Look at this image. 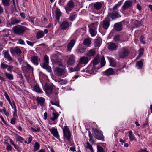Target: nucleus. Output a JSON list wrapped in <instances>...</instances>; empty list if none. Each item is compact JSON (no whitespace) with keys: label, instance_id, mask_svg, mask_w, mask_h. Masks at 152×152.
<instances>
[{"label":"nucleus","instance_id":"obj_36","mask_svg":"<svg viewBox=\"0 0 152 152\" xmlns=\"http://www.w3.org/2000/svg\"><path fill=\"white\" fill-rule=\"evenodd\" d=\"M129 137L130 141L134 140L135 137L131 131H130L129 132Z\"/></svg>","mask_w":152,"mask_h":152},{"label":"nucleus","instance_id":"obj_50","mask_svg":"<svg viewBox=\"0 0 152 152\" xmlns=\"http://www.w3.org/2000/svg\"><path fill=\"white\" fill-rule=\"evenodd\" d=\"M114 40L116 42H118L120 41V36L117 35L115 36L114 38Z\"/></svg>","mask_w":152,"mask_h":152},{"label":"nucleus","instance_id":"obj_53","mask_svg":"<svg viewBox=\"0 0 152 152\" xmlns=\"http://www.w3.org/2000/svg\"><path fill=\"white\" fill-rule=\"evenodd\" d=\"M113 12L115 14H119L117 7L114 6L113 8Z\"/></svg>","mask_w":152,"mask_h":152},{"label":"nucleus","instance_id":"obj_54","mask_svg":"<svg viewBox=\"0 0 152 152\" xmlns=\"http://www.w3.org/2000/svg\"><path fill=\"white\" fill-rule=\"evenodd\" d=\"M139 51V54L138 56L140 57L143 54L144 50L140 48V49Z\"/></svg>","mask_w":152,"mask_h":152},{"label":"nucleus","instance_id":"obj_59","mask_svg":"<svg viewBox=\"0 0 152 152\" xmlns=\"http://www.w3.org/2000/svg\"><path fill=\"white\" fill-rule=\"evenodd\" d=\"M26 42L28 45L31 46H33L34 44V43H32L30 41H26Z\"/></svg>","mask_w":152,"mask_h":152},{"label":"nucleus","instance_id":"obj_17","mask_svg":"<svg viewBox=\"0 0 152 152\" xmlns=\"http://www.w3.org/2000/svg\"><path fill=\"white\" fill-rule=\"evenodd\" d=\"M90 59L88 57L83 56L80 58L79 61L80 64H86L88 63Z\"/></svg>","mask_w":152,"mask_h":152},{"label":"nucleus","instance_id":"obj_27","mask_svg":"<svg viewBox=\"0 0 152 152\" xmlns=\"http://www.w3.org/2000/svg\"><path fill=\"white\" fill-rule=\"evenodd\" d=\"M108 16L113 20L120 17L119 14H115L114 12L108 13Z\"/></svg>","mask_w":152,"mask_h":152},{"label":"nucleus","instance_id":"obj_14","mask_svg":"<svg viewBox=\"0 0 152 152\" xmlns=\"http://www.w3.org/2000/svg\"><path fill=\"white\" fill-rule=\"evenodd\" d=\"M10 51L12 54H16L18 56L20 55L21 53L20 49L18 47L11 48Z\"/></svg>","mask_w":152,"mask_h":152},{"label":"nucleus","instance_id":"obj_55","mask_svg":"<svg viewBox=\"0 0 152 152\" xmlns=\"http://www.w3.org/2000/svg\"><path fill=\"white\" fill-rule=\"evenodd\" d=\"M66 0H59L58 4L61 6L63 5Z\"/></svg>","mask_w":152,"mask_h":152},{"label":"nucleus","instance_id":"obj_2","mask_svg":"<svg viewBox=\"0 0 152 152\" xmlns=\"http://www.w3.org/2000/svg\"><path fill=\"white\" fill-rule=\"evenodd\" d=\"M130 53V51L128 48L126 47H123L120 48L118 53V57L122 59L126 58Z\"/></svg>","mask_w":152,"mask_h":152},{"label":"nucleus","instance_id":"obj_10","mask_svg":"<svg viewBox=\"0 0 152 152\" xmlns=\"http://www.w3.org/2000/svg\"><path fill=\"white\" fill-rule=\"evenodd\" d=\"M89 31L92 37L95 36L96 34V27L95 25L93 24L90 26Z\"/></svg>","mask_w":152,"mask_h":152},{"label":"nucleus","instance_id":"obj_22","mask_svg":"<svg viewBox=\"0 0 152 152\" xmlns=\"http://www.w3.org/2000/svg\"><path fill=\"white\" fill-rule=\"evenodd\" d=\"M86 49L85 47L78 46L76 49V52L78 54L86 52Z\"/></svg>","mask_w":152,"mask_h":152},{"label":"nucleus","instance_id":"obj_12","mask_svg":"<svg viewBox=\"0 0 152 152\" xmlns=\"http://www.w3.org/2000/svg\"><path fill=\"white\" fill-rule=\"evenodd\" d=\"M110 20L108 18H106L102 22V27L105 30H107L109 27Z\"/></svg>","mask_w":152,"mask_h":152},{"label":"nucleus","instance_id":"obj_58","mask_svg":"<svg viewBox=\"0 0 152 152\" xmlns=\"http://www.w3.org/2000/svg\"><path fill=\"white\" fill-rule=\"evenodd\" d=\"M144 38V36L142 35L140 37V39L141 42H142L143 44H144L145 43V42L143 40V39Z\"/></svg>","mask_w":152,"mask_h":152},{"label":"nucleus","instance_id":"obj_49","mask_svg":"<svg viewBox=\"0 0 152 152\" xmlns=\"http://www.w3.org/2000/svg\"><path fill=\"white\" fill-rule=\"evenodd\" d=\"M58 82L59 84L61 85H62L66 84L67 81L61 79L58 81Z\"/></svg>","mask_w":152,"mask_h":152},{"label":"nucleus","instance_id":"obj_3","mask_svg":"<svg viewBox=\"0 0 152 152\" xmlns=\"http://www.w3.org/2000/svg\"><path fill=\"white\" fill-rule=\"evenodd\" d=\"M75 6L74 2L71 0L69 1L64 6V8L66 12L69 14L74 8Z\"/></svg>","mask_w":152,"mask_h":152},{"label":"nucleus","instance_id":"obj_48","mask_svg":"<svg viewBox=\"0 0 152 152\" xmlns=\"http://www.w3.org/2000/svg\"><path fill=\"white\" fill-rule=\"evenodd\" d=\"M50 102L51 104L53 105H56L58 107H59L60 105L59 104V102L58 101H50Z\"/></svg>","mask_w":152,"mask_h":152},{"label":"nucleus","instance_id":"obj_39","mask_svg":"<svg viewBox=\"0 0 152 152\" xmlns=\"http://www.w3.org/2000/svg\"><path fill=\"white\" fill-rule=\"evenodd\" d=\"M40 147V145L37 142H36L34 143V148L33 151L34 152H35L37 151L38 150Z\"/></svg>","mask_w":152,"mask_h":152},{"label":"nucleus","instance_id":"obj_16","mask_svg":"<svg viewBox=\"0 0 152 152\" xmlns=\"http://www.w3.org/2000/svg\"><path fill=\"white\" fill-rule=\"evenodd\" d=\"M132 1L127 0L126 1L122 7L123 10H125L130 7L132 6Z\"/></svg>","mask_w":152,"mask_h":152},{"label":"nucleus","instance_id":"obj_20","mask_svg":"<svg viewBox=\"0 0 152 152\" xmlns=\"http://www.w3.org/2000/svg\"><path fill=\"white\" fill-rule=\"evenodd\" d=\"M103 73L105 75L108 76L114 75L115 74V73L113 69L109 68L106 70Z\"/></svg>","mask_w":152,"mask_h":152},{"label":"nucleus","instance_id":"obj_45","mask_svg":"<svg viewBox=\"0 0 152 152\" xmlns=\"http://www.w3.org/2000/svg\"><path fill=\"white\" fill-rule=\"evenodd\" d=\"M10 0H2V3L5 6H8L9 5Z\"/></svg>","mask_w":152,"mask_h":152},{"label":"nucleus","instance_id":"obj_62","mask_svg":"<svg viewBox=\"0 0 152 152\" xmlns=\"http://www.w3.org/2000/svg\"><path fill=\"white\" fill-rule=\"evenodd\" d=\"M4 96L7 100L10 99L9 96L6 91L4 92Z\"/></svg>","mask_w":152,"mask_h":152},{"label":"nucleus","instance_id":"obj_21","mask_svg":"<svg viewBox=\"0 0 152 152\" xmlns=\"http://www.w3.org/2000/svg\"><path fill=\"white\" fill-rule=\"evenodd\" d=\"M75 43V41L74 39L71 40L70 43H69L66 48V50L68 51H71L72 48H73Z\"/></svg>","mask_w":152,"mask_h":152},{"label":"nucleus","instance_id":"obj_1","mask_svg":"<svg viewBox=\"0 0 152 152\" xmlns=\"http://www.w3.org/2000/svg\"><path fill=\"white\" fill-rule=\"evenodd\" d=\"M13 30L15 34L20 35H22L26 31L29 30V29L25 26L18 25L14 27L13 28Z\"/></svg>","mask_w":152,"mask_h":152},{"label":"nucleus","instance_id":"obj_34","mask_svg":"<svg viewBox=\"0 0 152 152\" xmlns=\"http://www.w3.org/2000/svg\"><path fill=\"white\" fill-rule=\"evenodd\" d=\"M34 91L39 93H41L42 92V90L40 88L39 86L36 85L34 87Z\"/></svg>","mask_w":152,"mask_h":152},{"label":"nucleus","instance_id":"obj_40","mask_svg":"<svg viewBox=\"0 0 152 152\" xmlns=\"http://www.w3.org/2000/svg\"><path fill=\"white\" fill-rule=\"evenodd\" d=\"M86 148L87 149H89L92 152H94V150L92 146V145L90 144L89 142H87L86 143Z\"/></svg>","mask_w":152,"mask_h":152},{"label":"nucleus","instance_id":"obj_31","mask_svg":"<svg viewBox=\"0 0 152 152\" xmlns=\"http://www.w3.org/2000/svg\"><path fill=\"white\" fill-rule=\"evenodd\" d=\"M102 6V4L100 2H96L95 3L94 5V8L96 10H99Z\"/></svg>","mask_w":152,"mask_h":152},{"label":"nucleus","instance_id":"obj_18","mask_svg":"<svg viewBox=\"0 0 152 152\" xmlns=\"http://www.w3.org/2000/svg\"><path fill=\"white\" fill-rule=\"evenodd\" d=\"M49 130L51 132V133L53 135L58 138L59 137V135L57 129L53 127L51 129L49 128Z\"/></svg>","mask_w":152,"mask_h":152},{"label":"nucleus","instance_id":"obj_4","mask_svg":"<svg viewBox=\"0 0 152 152\" xmlns=\"http://www.w3.org/2000/svg\"><path fill=\"white\" fill-rule=\"evenodd\" d=\"M63 129L64 139L70 141L71 134L69 129L66 126H64Z\"/></svg>","mask_w":152,"mask_h":152},{"label":"nucleus","instance_id":"obj_33","mask_svg":"<svg viewBox=\"0 0 152 152\" xmlns=\"http://www.w3.org/2000/svg\"><path fill=\"white\" fill-rule=\"evenodd\" d=\"M99 61L100 60L99 56H96L93 61V66H95L96 65L99 63Z\"/></svg>","mask_w":152,"mask_h":152},{"label":"nucleus","instance_id":"obj_61","mask_svg":"<svg viewBox=\"0 0 152 152\" xmlns=\"http://www.w3.org/2000/svg\"><path fill=\"white\" fill-rule=\"evenodd\" d=\"M13 66H11V65L9 66V65H8V67L7 68V70L8 71H11L12 70V69L13 68Z\"/></svg>","mask_w":152,"mask_h":152},{"label":"nucleus","instance_id":"obj_35","mask_svg":"<svg viewBox=\"0 0 152 152\" xmlns=\"http://www.w3.org/2000/svg\"><path fill=\"white\" fill-rule=\"evenodd\" d=\"M91 43V42L90 40L87 38L85 39L83 41V44L84 45L88 46Z\"/></svg>","mask_w":152,"mask_h":152},{"label":"nucleus","instance_id":"obj_11","mask_svg":"<svg viewBox=\"0 0 152 152\" xmlns=\"http://www.w3.org/2000/svg\"><path fill=\"white\" fill-rule=\"evenodd\" d=\"M100 68V67H96V66H93L92 67H88L86 72H88L90 74H94L96 73L97 70Z\"/></svg>","mask_w":152,"mask_h":152},{"label":"nucleus","instance_id":"obj_19","mask_svg":"<svg viewBox=\"0 0 152 152\" xmlns=\"http://www.w3.org/2000/svg\"><path fill=\"white\" fill-rule=\"evenodd\" d=\"M102 43V39L98 37L94 40V46L96 48L99 47Z\"/></svg>","mask_w":152,"mask_h":152},{"label":"nucleus","instance_id":"obj_15","mask_svg":"<svg viewBox=\"0 0 152 152\" xmlns=\"http://www.w3.org/2000/svg\"><path fill=\"white\" fill-rule=\"evenodd\" d=\"M52 86L50 84H47L45 86V92L48 95L52 93Z\"/></svg>","mask_w":152,"mask_h":152},{"label":"nucleus","instance_id":"obj_44","mask_svg":"<svg viewBox=\"0 0 152 152\" xmlns=\"http://www.w3.org/2000/svg\"><path fill=\"white\" fill-rule=\"evenodd\" d=\"M1 68L3 70H4L7 69L8 67V65L3 62L1 63L0 65Z\"/></svg>","mask_w":152,"mask_h":152},{"label":"nucleus","instance_id":"obj_37","mask_svg":"<svg viewBox=\"0 0 152 152\" xmlns=\"http://www.w3.org/2000/svg\"><path fill=\"white\" fill-rule=\"evenodd\" d=\"M52 114L53 116V117L51 118L50 119L53 121H54L55 120H56L59 115L57 113H55L53 112Z\"/></svg>","mask_w":152,"mask_h":152},{"label":"nucleus","instance_id":"obj_8","mask_svg":"<svg viewBox=\"0 0 152 152\" xmlns=\"http://www.w3.org/2000/svg\"><path fill=\"white\" fill-rule=\"evenodd\" d=\"M66 57L68 58L67 64L68 65H72L75 62V56L73 54H71L66 56Z\"/></svg>","mask_w":152,"mask_h":152},{"label":"nucleus","instance_id":"obj_47","mask_svg":"<svg viewBox=\"0 0 152 152\" xmlns=\"http://www.w3.org/2000/svg\"><path fill=\"white\" fill-rule=\"evenodd\" d=\"M31 129L32 131L35 132H38L40 131V127L37 126L36 129L32 127L31 128Z\"/></svg>","mask_w":152,"mask_h":152},{"label":"nucleus","instance_id":"obj_38","mask_svg":"<svg viewBox=\"0 0 152 152\" xmlns=\"http://www.w3.org/2000/svg\"><path fill=\"white\" fill-rule=\"evenodd\" d=\"M5 75L6 77L9 80H12L13 79V76L12 74L5 72Z\"/></svg>","mask_w":152,"mask_h":152},{"label":"nucleus","instance_id":"obj_57","mask_svg":"<svg viewBox=\"0 0 152 152\" xmlns=\"http://www.w3.org/2000/svg\"><path fill=\"white\" fill-rule=\"evenodd\" d=\"M80 67V64H78L74 68L75 70L78 71L79 70Z\"/></svg>","mask_w":152,"mask_h":152},{"label":"nucleus","instance_id":"obj_46","mask_svg":"<svg viewBox=\"0 0 152 152\" xmlns=\"http://www.w3.org/2000/svg\"><path fill=\"white\" fill-rule=\"evenodd\" d=\"M97 152H105L103 148L99 145L97 146Z\"/></svg>","mask_w":152,"mask_h":152},{"label":"nucleus","instance_id":"obj_41","mask_svg":"<svg viewBox=\"0 0 152 152\" xmlns=\"http://www.w3.org/2000/svg\"><path fill=\"white\" fill-rule=\"evenodd\" d=\"M105 64V61L104 58L103 56H102L101 58V66L100 67H103Z\"/></svg>","mask_w":152,"mask_h":152},{"label":"nucleus","instance_id":"obj_51","mask_svg":"<svg viewBox=\"0 0 152 152\" xmlns=\"http://www.w3.org/2000/svg\"><path fill=\"white\" fill-rule=\"evenodd\" d=\"M17 140L21 143H22L24 140V139L21 136L18 135L17 137Z\"/></svg>","mask_w":152,"mask_h":152},{"label":"nucleus","instance_id":"obj_23","mask_svg":"<svg viewBox=\"0 0 152 152\" xmlns=\"http://www.w3.org/2000/svg\"><path fill=\"white\" fill-rule=\"evenodd\" d=\"M114 28L115 30L120 31L122 28V25L121 22L115 23L114 25Z\"/></svg>","mask_w":152,"mask_h":152},{"label":"nucleus","instance_id":"obj_6","mask_svg":"<svg viewBox=\"0 0 152 152\" xmlns=\"http://www.w3.org/2000/svg\"><path fill=\"white\" fill-rule=\"evenodd\" d=\"M44 61L42 66V67L46 69L48 72H50L51 70V68L48 66L49 57L46 55H45L44 58Z\"/></svg>","mask_w":152,"mask_h":152},{"label":"nucleus","instance_id":"obj_5","mask_svg":"<svg viewBox=\"0 0 152 152\" xmlns=\"http://www.w3.org/2000/svg\"><path fill=\"white\" fill-rule=\"evenodd\" d=\"M93 131L94 134V137L95 138L104 141V137L101 132H100L99 130L96 129H93Z\"/></svg>","mask_w":152,"mask_h":152},{"label":"nucleus","instance_id":"obj_28","mask_svg":"<svg viewBox=\"0 0 152 152\" xmlns=\"http://www.w3.org/2000/svg\"><path fill=\"white\" fill-rule=\"evenodd\" d=\"M4 57L9 61H11L12 59V58L10 56L8 51H5L4 52Z\"/></svg>","mask_w":152,"mask_h":152},{"label":"nucleus","instance_id":"obj_13","mask_svg":"<svg viewBox=\"0 0 152 152\" xmlns=\"http://www.w3.org/2000/svg\"><path fill=\"white\" fill-rule=\"evenodd\" d=\"M107 45V48L111 51L115 50L118 48V45L114 42H110L108 43Z\"/></svg>","mask_w":152,"mask_h":152},{"label":"nucleus","instance_id":"obj_30","mask_svg":"<svg viewBox=\"0 0 152 152\" xmlns=\"http://www.w3.org/2000/svg\"><path fill=\"white\" fill-rule=\"evenodd\" d=\"M44 35V32L42 31H38L36 34V37L37 39H39L43 37Z\"/></svg>","mask_w":152,"mask_h":152},{"label":"nucleus","instance_id":"obj_42","mask_svg":"<svg viewBox=\"0 0 152 152\" xmlns=\"http://www.w3.org/2000/svg\"><path fill=\"white\" fill-rule=\"evenodd\" d=\"M76 17V15L74 13L71 14L69 19L71 21H73L75 20Z\"/></svg>","mask_w":152,"mask_h":152},{"label":"nucleus","instance_id":"obj_52","mask_svg":"<svg viewBox=\"0 0 152 152\" xmlns=\"http://www.w3.org/2000/svg\"><path fill=\"white\" fill-rule=\"evenodd\" d=\"M19 22L18 20L15 19L11 20V23L12 25H14L15 24L18 23Z\"/></svg>","mask_w":152,"mask_h":152},{"label":"nucleus","instance_id":"obj_56","mask_svg":"<svg viewBox=\"0 0 152 152\" xmlns=\"http://www.w3.org/2000/svg\"><path fill=\"white\" fill-rule=\"evenodd\" d=\"M134 23L136 27L139 26L140 24L139 21L137 20L134 21Z\"/></svg>","mask_w":152,"mask_h":152},{"label":"nucleus","instance_id":"obj_29","mask_svg":"<svg viewBox=\"0 0 152 152\" xmlns=\"http://www.w3.org/2000/svg\"><path fill=\"white\" fill-rule=\"evenodd\" d=\"M62 14V13L60 11V9L58 8L57 9L56 11V15L57 20H59Z\"/></svg>","mask_w":152,"mask_h":152},{"label":"nucleus","instance_id":"obj_25","mask_svg":"<svg viewBox=\"0 0 152 152\" xmlns=\"http://www.w3.org/2000/svg\"><path fill=\"white\" fill-rule=\"evenodd\" d=\"M45 100V99L42 97H37L36 98V101L38 102V104H39L41 106H43Z\"/></svg>","mask_w":152,"mask_h":152},{"label":"nucleus","instance_id":"obj_24","mask_svg":"<svg viewBox=\"0 0 152 152\" xmlns=\"http://www.w3.org/2000/svg\"><path fill=\"white\" fill-rule=\"evenodd\" d=\"M39 60V58L37 56H34L31 57V60L34 64L37 65L38 64V61Z\"/></svg>","mask_w":152,"mask_h":152},{"label":"nucleus","instance_id":"obj_64","mask_svg":"<svg viewBox=\"0 0 152 152\" xmlns=\"http://www.w3.org/2000/svg\"><path fill=\"white\" fill-rule=\"evenodd\" d=\"M139 151L140 152H148L145 149H143L142 148H140Z\"/></svg>","mask_w":152,"mask_h":152},{"label":"nucleus","instance_id":"obj_63","mask_svg":"<svg viewBox=\"0 0 152 152\" xmlns=\"http://www.w3.org/2000/svg\"><path fill=\"white\" fill-rule=\"evenodd\" d=\"M122 3V1H121L119 2L118 3L116 4L114 6L116 7H119L120 6L121 4Z\"/></svg>","mask_w":152,"mask_h":152},{"label":"nucleus","instance_id":"obj_43","mask_svg":"<svg viewBox=\"0 0 152 152\" xmlns=\"http://www.w3.org/2000/svg\"><path fill=\"white\" fill-rule=\"evenodd\" d=\"M110 65L112 66H114L115 65V62L114 60L111 58H110L109 59Z\"/></svg>","mask_w":152,"mask_h":152},{"label":"nucleus","instance_id":"obj_60","mask_svg":"<svg viewBox=\"0 0 152 152\" xmlns=\"http://www.w3.org/2000/svg\"><path fill=\"white\" fill-rule=\"evenodd\" d=\"M18 43L21 45H24V42L23 40L21 39H20L18 40Z\"/></svg>","mask_w":152,"mask_h":152},{"label":"nucleus","instance_id":"obj_7","mask_svg":"<svg viewBox=\"0 0 152 152\" xmlns=\"http://www.w3.org/2000/svg\"><path fill=\"white\" fill-rule=\"evenodd\" d=\"M71 24L68 22L64 20L60 23L59 27L60 29L63 30H68Z\"/></svg>","mask_w":152,"mask_h":152},{"label":"nucleus","instance_id":"obj_26","mask_svg":"<svg viewBox=\"0 0 152 152\" xmlns=\"http://www.w3.org/2000/svg\"><path fill=\"white\" fill-rule=\"evenodd\" d=\"M96 54V51L94 49L89 50L86 53V55L88 57L94 56Z\"/></svg>","mask_w":152,"mask_h":152},{"label":"nucleus","instance_id":"obj_9","mask_svg":"<svg viewBox=\"0 0 152 152\" xmlns=\"http://www.w3.org/2000/svg\"><path fill=\"white\" fill-rule=\"evenodd\" d=\"M65 72V70L64 68L62 69L57 67L54 70L55 74L57 76H61L64 75Z\"/></svg>","mask_w":152,"mask_h":152},{"label":"nucleus","instance_id":"obj_32","mask_svg":"<svg viewBox=\"0 0 152 152\" xmlns=\"http://www.w3.org/2000/svg\"><path fill=\"white\" fill-rule=\"evenodd\" d=\"M143 62L142 61H137L136 64V67L138 69H142Z\"/></svg>","mask_w":152,"mask_h":152}]
</instances>
